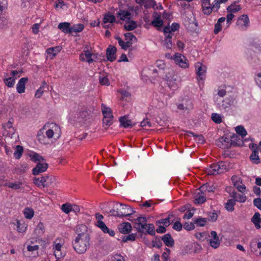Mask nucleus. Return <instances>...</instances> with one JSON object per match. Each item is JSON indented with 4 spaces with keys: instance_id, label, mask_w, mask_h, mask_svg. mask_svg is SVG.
<instances>
[{
    "instance_id": "1",
    "label": "nucleus",
    "mask_w": 261,
    "mask_h": 261,
    "mask_svg": "<svg viewBox=\"0 0 261 261\" xmlns=\"http://www.w3.org/2000/svg\"><path fill=\"white\" fill-rule=\"evenodd\" d=\"M77 236L72 241V246L75 251L79 254H83L89 248L90 244V234L85 225H81L76 229Z\"/></svg>"
},
{
    "instance_id": "2",
    "label": "nucleus",
    "mask_w": 261,
    "mask_h": 261,
    "mask_svg": "<svg viewBox=\"0 0 261 261\" xmlns=\"http://www.w3.org/2000/svg\"><path fill=\"white\" fill-rule=\"evenodd\" d=\"M54 178L52 176L49 175L42 176L41 177L37 178L34 177L33 179V183L39 187L42 186L43 187H47L52 182V179Z\"/></svg>"
},
{
    "instance_id": "3",
    "label": "nucleus",
    "mask_w": 261,
    "mask_h": 261,
    "mask_svg": "<svg viewBox=\"0 0 261 261\" xmlns=\"http://www.w3.org/2000/svg\"><path fill=\"white\" fill-rule=\"evenodd\" d=\"M122 207V211L119 212H116L115 214L113 215L115 217L122 218L123 217L130 216V215L136 213L135 211H134L133 208L129 206L128 205L123 204L121 203H119Z\"/></svg>"
},
{
    "instance_id": "4",
    "label": "nucleus",
    "mask_w": 261,
    "mask_h": 261,
    "mask_svg": "<svg viewBox=\"0 0 261 261\" xmlns=\"http://www.w3.org/2000/svg\"><path fill=\"white\" fill-rule=\"evenodd\" d=\"M159 174L156 170H150L145 177V182L150 185H154L158 183Z\"/></svg>"
},
{
    "instance_id": "5",
    "label": "nucleus",
    "mask_w": 261,
    "mask_h": 261,
    "mask_svg": "<svg viewBox=\"0 0 261 261\" xmlns=\"http://www.w3.org/2000/svg\"><path fill=\"white\" fill-rule=\"evenodd\" d=\"M135 228H136L138 231L142 232L144 229L146 228L147 226V219L146 218L143 216L138 217L135 220Z\"/></svg>"
},
{
    "instance_id": "6",
    "label": "nucleus",
    "mask_w": 261,
    "mask_h": 261,
    "mask_svg": "<svg viewBox=\"0 0 261 261\" xmlns=\"http://www.w3.org/2000/svg\"><path fill=\"white\" fill-rule=\"evenodd\" d=\"M173 59L176 64L179 65L181 67L184 68L188 67V60L183 55L179 53H176L174 55Z\"/></svg>"
},
{
    "instance_id": "7",
    "label": "nucleus",
    "mask_w": 261,
    "mask_h": 261,
    "mask_svg": "<svg viewBox=\"0 0 261 261\" xmlns=\"http://www.w3.org/2000/svg\"><path fill=\"white\" fill-rule=\"evenodd\" d=\"M216 144L218 146L222 149H228L231 147L230 139L225 135L219 138L216 141Z\"/></svg>"
},
{
    "instance_id": "8",
    "label": "nucleus",
    "mask_w": 261,
    "mask_h": 261,
    "mask_svg": "<svg viewBox=\"0 0 261 261\" xmlns=\"http://www.w3.org/2000/svg\"><path fill=\"white\" fill-rule=\"evenodd\" d=\"M117 48L112 45H110L106 49V57L108 61L111 62L116 59Z\"/></svg>"
},
{
    "instance_id": "9",
    "label": "nucleus",
    "mask_w": 261,
    "mask_h": 261,
    "mask_svg": "<svg viewBox=\"0 0 261 261\" xmlns=\"http://www.w3.org/2000/svg\"><path fill=\"white\" fill-rule=\"evenodd\" d=\"M48 167V165L47 163H37L35 167L32 169V174L34 175H37L41 173L46 171Z\"/></svg>"
},
{
    "instance_id": "10",
    "label": "nucleus",
    "mask_w": 261,
    "mask_h": 261,
    "mask_svg": "<svg viewBox=\"0 0 261 261\" xmlns=\"http://www.w3.org/2000/svg\"><path fill=\"white\" fill-rule=\"evenodd\" d=\"M119 232L124 234H129L132 230V226L129 222H123L118 226Z\"/></svg>"
},
{
    "instance_id": "11",
    "label": "nucleus",
    "mask_w": 261,
    "mask_h": 261,
    "mask_svg": "<svg viewBox=\"0 0 261 261\" xmlns=\"http://www.w3.org/2000/svg\"><path fill=\"white\" fill-rule=\"evenodd\" d=\"M28 80L29 79L27 77H22L19 80L16 85V90L18 93L21 94L25 92V84Z\"/></svg>"
},
{
    "instance_id": "12",
    "label": "nucleus",
    "mask_w": 261,
    "mask_h": 261,
    "mask_svg": "<svg viewBox=\"0 0 261 261\" xmlns=\"http://www.w3.org/2000/svg\"><path fill=\"white\" fill-rule=\"evenodd\" d=\"M211 234L212 238L210 240V245L215 249L217 248L220 243L217 233L215 231H212Z\"/></svg>"
},
{
    "instance_id": "13",
    "label": "nucleus",
    "mask_w": 261,
    "mask_h": 261,
    "mask_svg": "<svg viewBox=\"0 0 261 261\" xmlns=\"http://www.w3.org/2000/svg\"><path fill=\"white\" fill-rule=\"evenodd\" d=\"M164 79L167 82V84L170 88L175 89L177 88V84L176 83L177 75H173L172 77L171 76L166 75Z\"/></svg>"
},
{
    "instance_id": "14",
    "label": "nucleus",
    "mask_w": 261,
    "mask_h": 261,
    "mask_svg": "<svg viewBox=\"0 0 261 261\" xmlns=\"http://www.w3.org/2000/svg\"><path fill=\"white\" fill-rule=\"evenodd\" d=\"M161 239L164 242L166 246L168 247H173L174 245V240L172 238L170 233H166L160 237Z\"/></svg>"
},
{
    "instance_id": "15",
    "label": "nucleus",
    "mask_w": 261,
    "mask_h": 261,
    "mask_svg": "<svg viewBox=\"0 0 261 261\" xmlns=\"http://www.w3.org/2000/svg\"><path fill=\"white\" fill-rule=\"evenodd\" d=\"M196 74L198 76L200 80L203 79V76L205 75L206 72V67L203 66L201 63H197L196 65Z\"/></svg>"
},
{
    "instance_id": "16",
    "label": "nucleus",
    "mask_w": 261,
    "mask_h": 261,
    "mask_svg": "<svg viewBox=\"0 0 261 261\" xmlns=\"http://www.w3.org/2000/svg\"><path fill=\"white\" fill-rule=\"evenodd\" d=\"M58 27L65 34H71V24L69 22H61L59 24Z\"/></svg>"
},
{
    "instance_id": "17",
    "label": "nucleus",
    "mask_w": 261,
    "mask_h": 261,
    "mask_svg": "<svg viewBox=\"0 0 261 261\" xmlns=\"http://www.w3.org/2000/svg\"><path fill=\"white\" fill-rule=\"evenodd\" d=\"M120 125L124 128H132L135 124H132V121L127 119L126 116H123L119 118Z\"/></svg>"
},
{
    "instance_id": "18",
    "label": "nucleus",
    "mask_w": 261,
    "mask_h": 261,
    "mask_svg": "<svg viewBox=\"0 0 261 261\" xmlns=\"http://www.w3.org/2000/svg\"><path fill=\"white\" fill-rule=\"evenodd\" d=\"M207 174L210 175L220 174V172H219V168H218V163L211 165L210 167L207 169Z\"/></svg>"
},
{
    "instance_id": "19",
    "label": "nucleus",
    "mask_w": 261,
    "mask_h": 261,
    "mask_svg": "<svg viewBox=\"0 0 261 261\" xmlns=\"http://www.w3.org/2000/svg\"><path fill=\"white\" fill-rule=\"evenodd\" d=\"M117 14L118 17H120L121 20H125V19L129 20L131 18V13L127 10L120 9Z\"/></svg>"
},
{
    "instance_id": "20",
    "label": "nucleus",
    "mask_w": 261,
    "mask_h": 261,
    "mask_svg": "<svg viewBox=\"0 0 261 261\" xmlns=\"http://www.w3.org/2000/svg\"><path fill=\"white\" fill-rule=\"evenodd\" d=\"M239 2V1L237 2L234 1L232 4L228 6L226 8L227 12L232 13H236L240 11L242 9L241 6L240 5H236V4L238 3Z\"/></svg>"
},
{
    "instance_id": "21",
    "label": "nucleus",
    "mask_w": 261,
    "mask_h": 261,
    "mask_svg": "<svg viewBox=\"0 0 261 261\" xmlns=\"http://www.w3.org/2000/svg\"><path fill=\"white\" fill-rule=\"evenodd\" d=\"M233 99L232 98H226L222 101L221 109H224L225 111H228L229 110V107L233 104Z\"/></svg>"
},
{
    "instance_id": "22",
    "label": "nucleus",
    "mask_w": 261,
    "mask_h": 261,
    "mask_svg": "<svg viewBox=\"0 0 261 261\" xmlns=\"http://www.w3.org/2000/svg\"><path fill=\"white\" fill-rule=\"evenodd\" d=\"M101 111L103 117L114 118L112 111L109 107H108L103 103L101 104Z\"/></svg>"
},
{
    "instance_id": "23",
    "label": "nucleus",
    "mask_w": 261,
    "mask_h": 261,
    "mask_svg": "<svg viewBox=\"0 0 261 261\" xmlns=\"http://www.w3.org/2000/svg\"><path fill=\"white\" fill-rule=\"evenodd\" d=\"M215 189L216 188L214 185L211 186L208 183H206L201 186L199 188L198 190L201 193V194H203L204 192L206 191L208 192H214Z\"/></svg>"
},
{
    "instance_id": "24",
    "label": "nucleus",
    "mask_w": 261,
    "mask_h": 261,
    "mask_svg": "<svg viewBox=\"0 0 261 261\" xmlns=\"http://www.w3.org/2000/svg\"><path fill=\"white\" fill-rule=\"evenodd\" d=\"M102 21L104 23L108 22L113 23L116 22V18L110 12H108L104 14Z\"/></svg>"
},
{
    "instance_id": "25",
    "label": "nucleus",
    "mask_w": 261,
    "mask_h": 261,
    "mask_svg": "<svg viewBox=\"0 0 261 261\" xmlns=\"http://www.w3.org/2000/svg\"><path fill=\"white\" fill-rule=\"evenodd\" d=\"M251 222L254 224L256 229L260 228V215L259 213H255L251 218Z\"/></svg>"
},
{
    "instance_id": "26",
    "label": "nucleus",
    "mask_w": 261,
    "mask_h": 261,
    "mask_svg": "<svg viewBox=\"0 0 261 261\" xmlns=\"http://www.w3.org/2000/svg\"><path fill=\"white\" fill-rule=\"evenodd\" d=\"M136 21L133 20H126V23L124 25V30L127 31H133L137 28Z\"/></svg>"
},
{
    "instance_id": "27",
    "label": "nucleus",
    "mask_w": 261,
    "mask_h": 261,
    "mask_svg": "<svg viewBox=\"0 0 261 261\" xmlns=\"http://www.w3.org/2000/svg\"><path fill=\"white\" fill-rule=\"evenodd\" d=\"M173 217V215L172 214H170L168 217L165 219H162L159 220H157L155 222V224L156 225L159 224H162L165 225L166 227H168L173 221H170V218Z\"/></svg>"
},
{
    "instance_id": "28",
    "label": "nucleus",
    "mask_w": 261,
    "mask_h": 261,
    "mask_svg": "<svg viewBox=\"0 0 261 261\" xmlns=\"http://www.w3.org/2000/svg\"><path fill=\"white\" fill-rule=\"evenodd\" d=\"M230 143L231 146H241L243 144L242 141L240 140V138L234 134L230 137Z\"/></svg>"
},
{
    "instance_id": "29",
    "label": "nucleus",
    "mask_w": 261,
    "mask_h": 261,
    "mask_svg": "<svg viewBox=\"0 0 261 261\" xmlns=\"http://www.w3.org/2000/svg\"><path fill=\"white\" fill-rule=\"evenodd\" d=\"M80 60L83 62H87L91 63L94 61L92 58V54H81L80 56Z\"/></svg>"
},
{
    "instance_id": "30",
    "label": "nucleus",
    "mask_w": 261,
    "mask_h": 261,
    "mask_svg": "<svg viewBox=\"0 0 261 261\" xmlns=\"http://www.w3.org/2000/svg\"><path fill=\"white\" fill-rule=\"evenodd\" d=\"M242 21L244 23L243 25L245 28H247L249 26V19L247 15L243 14L241 15L238 18L237 24H241Z\"/></svg>"
},
{
    "instance_id": "31",
    "label": "nucleus",
    "mask_w": 261,
    "mask_h": 261,
    "mask_svg": "<svg viewBox=\"0 0 261 261\" xmlns=\"http://www.w3.org/2000/svg\"><path fill=\"white\" fill-rule=\"evenodd\" d=\"M145 229H146V232L145 233V234L148 233L151 236H154L156 239L159 238L158 236H155V230L153 224H147L146 228Z\"/></svg>"
},
{
    "instance_id": "32",
    "label": "nucleus",
    "mask_w": 261,
    "mask_h": 261,
    "mask_svg": "<svg viewBox=\"0 0 261 261\" xmlns=\"http://www.w3.org/2000/svg\"><path fill=\"white\" fill-rule=\"evenodd\" d=\"M193 221L194 224H195L198 226H204L205 225V223L207 222V218L198 217V218H194L192 219Z\"/></svg>"
},
{
    "instance_id": "33",
    "label": "nucleus",
    "mask_w": 261,
    "mask_h": 261,
    "mask_svg": "<svg viewBox=\"0 0 261 261\" xmlns=\"http://www.w3.org/2000/svg\"><path fill=\"white\" fill-rule=\"evenodd\" d=\"M236 200L234 199H228L227 202L225 204V208L226 210L230 212L234 211V206L236 205Z\"/></svg>"
},
{
    "instance_id": "34",
    "label": "nucleus",
    "mask_w": 261,
    "mask_h": 261,
    "mask_svg": "<svg viewBox=\"0 0 261 261\" xmlns=\"http://www.w3.org/2000/svg\"><path fill=\"white\" fill-rule=\"evenodd\" d=\"M151 25L156 28H160L162 27L164 24L163 21L161 19V16L158 15L151 22Z\"/></svg>"
},
{
    "instance_id": "35",
    "label": "nucleus",
    "mask_w": 261,
    "mask_h": 261,
    "mask_svg": "<svg viewBox=\"0 0 261 261\" xmlns=\"http://www.w3.org/2000/svg\"><path fill=\"white\" fill-rule=\"evenodd\" d=\"M44 232L43 223L39 222L34 230V233L38 236H41Z\"/></svg>"
},
{
    "instance_id": "36",
    "label": "nucleus",
    "mask_w": 261,
    "mask_h": 261,
    "mask_svg": "<svg viewBox=\"0 0 261 261\" xmlns=\"http://www.w3.org/2000/svg\"><path fill=\"white\" fill-rule=\"evenodd\" d=\"M17 77H6L3 81L5 85L9 88L13 87L15 84V80Z\"/></svg>"
},
{
    "instance_id": "37",
    "label": "nucleus",
    "mask_w": 261,
    "mask_h": 261,
    "mask_svg": "<svg viewBox=\"0 0 261 261\" xmlns=\"http://www.w3.org/2000/svg\"><path fill=\"white\" fill-rule=\"evenodd\" d=\"M173 35V34H168L165 38L164 46L167 49H171L172 48V44L171 39Z\"/></svg>"
},
{
    "instance_id": "38",
    "label": "nucleus",
    "mask_w": 261,
    "mask_h": 261,
    "mask_svg": "<svg viewBox=\"0 0 261 261\" xmlns=\"http://www.w3.org/2000/svg\"><path fill=\"white\" fill-rule=\"evenodd\" d=\"M62 48V47L61 46H57L48 48L46 51L48 54L56 56L57 54L61 50Z\"/></svg>"
},
{
    "instance_id": "39",
    "label": "nucleus",
    "mask_w": 261,
    "mask_h": 261,
    "mask_svg": "<svg viewBox=\"0 0 261 261\" xmlns=\"http://www.w3.org/2000/svg\"><path fill=\"white\" fill-rule=\"evenodd\" d=\"M84 28V25L82 23L74 24L71 26V34L73 32L79 33L82 32Z\"/></svg>"
},
{
    "instance_id": "40",
    "label": "nucleus",
    "mask_w": 261,
    "mask_h": 261,
    "mask_svg": "<svg viewBox=\"0 0 261 261\" xmlns=\"http://www.w3.org/2000/svg\"><path fill=\"white\" fill-rule=\"evenodd\" d=\"M21 182H7L6 183L5 185L10 188H12L14 190H18L22 189V190H23V188L21 187V185H22Z\"/></svg>"
},
{
    "instance_id": "41",
    "label": "nucleus",
    "mask_w": 261,
    "mask_h": 261,
    "mask_svg": "<svg viewBox=\"0 0 261 261\" xmlns=\"http://www.w3.org/2000/svg\"><path fill=\"white\" fill-rule=\"evenodd\" d=\"M23 152V147L20 145H16L15 152H14V156H15V159H19L22 156Z\"/></svg>"
},
{
    "instance_id": "42",
    "label": "nucleus",
    "mask_w": 261,
    "mask_h": 261,
    "mask_svg": "<svg viewBox=\"0 0 261 261\" xmlns=\"http://www.w3.org/2000/svg\"><path fill=\"white\" fill-rule=\"evenodd\" d=\"M250 159L253 163L256 164H259L260 161L258 155V151H256L253 150L250 156Z\"/></svg>"
},
{
    "instance_id": "43",
    "label": "nucleus",
    "mask_w": 261,
    "mask_h": 261,
    "mask_svg": "<svg viewBox=\"0 0 261 261\" xmlns=\"http://www.w3.org/2000/svg\"><path fill=\"white\" fill-rule=\"evenodd\" d=\"M235 130L237 132V134L241 136L242 138H244L247 134V131L242 125L237 126Z\"/></svg>"
},
{
    "instance_id": "44",
    "label": "nucleus",
    "mask_w": 261,
    "mask_h": 261,
    "mask_svg": "<svg viewBox=\"0 0 261 261\" xmlns=\"http://www.w3.org/2000/svg\"><path fill=\"white\" fill-rule=\"evenodd\" d=\"M201 193L199 192L197 195L195 197L194 203L195 204H202L206 201V197L204 195H198Z\"/></svg>"
},
{
    "instance_id": "45",
    "label": "nucleus",
    "mask_w": 261,
    "mask_h": 261,
    "mask_svg": "<svg viewBox=\"0 0 261 261\" xmlns=\"http://www.w3.org/2000/svg\"><path fill=\"white\" fill-rule=\"evenodd\" d=\"M72 204L68 202L64 203L61 206L62 211L66 214H69L72 211Z\"/></svg>"
},
{
    "instance_id": "46",
    "label": "nucleus",
    "mask_w": 261,
    "mask_h": 261,
    "mask_svg": "<svg viewBox=\"0 0 261 261\" xmlns=\"http://www.w3.org/2000/svg\"><path fill=\"white\" fill-rule=\"evenodd\" d=\"M218 168H219V172L220 174L224 172V171H228L229 168L226 165V163L224 161L218 162Z\"/></svg>"
},
{
    "instance_id": "47",
    "label": "nucleus",
    "mask_w": 261,
    "mask_h": 261,
    "mask_svg": "<svg viewBox=\"0 0 261 261\" xmlns=\"http://www.w3.org/2000/svg\"><path fill=\"white\" fill-rule=\"evenodd\" d=\"M34 212L32 208L25 207L24 210V215L27 219H31L34 216Z\"/></svg>"
},
{
    "instance_id": "48",
    "label": "nucleus",
    "mask_w": 261,
    "mask_h": 261,
    "mask_svg": "<svg viewBox=\"0 0 261 261\" xmlns=\"http://www.w3.org/2000/svg\"><path fill=\"white\" fill-rule=\"evenodd\" d=\"M30 157L31 158V160L34 162H43V161H44L43 156L36 152H34L32 155H30Z\"/></svg>"
},
{
    "instance_id": "49",
    "label": "nucleus",
    "mask_w": 261,
    "mask_h": 261,
    "mask_svg": "<svg viewBox=\"0 0 261 261\" xmlns=\"http://www.w3.org/2000/svg\"><path fill=\"white\" fill-rule=\"evenodd\" d=\"M137 233L128 234L127 236H124L122 237V241L123 242H127V241H134L136 240Z\"/></svg>"
},
{
    "instance_id": "50",
    "label": "nucleus",
    "mask_w": 261,
    "mask_h": 261,
    "mask_svg": "<svg viewBox=\"0 0 261 261\" xmlns=\"http://www.w3.org/2000/svg\"><path fill=\"white\" fill-rule=\"evenodd\" d=\"M187 133L188 134H191L193 137L197 138V141L198 143L203 144L204 142H205V140L202 135H195L194 133L191 131H187Z\"/></svg>"
},
{
    "instance_id": "51",
    "label": "nucleus",
    "mask_w": 261,
    "mask_h": 261,
    "mask_svg": "<svg viewBox=\"0 0 261 261\" xmlns=\"http://www.w3.org/2000/svg\"><path fill=\"white\" fill-rule=\"evenodd\" d=\"M8 20L5 17L0 15V29H4L7 28Z\"/></svg>"
},
{
    "instance_id": "52",
    "label": "nucleus",
    "mask_w": 261,
    "mask_h": 261,
    "mask_svg": "<svg viewBox=\"0 0 261 261\" xmlns=\"http://www.w3.org/2000/svg\"><path fill=\"white\" fill-rule=\"evenodd\" d=\"M17 223V230L20 232H24L25 231V229L27 228V227L25 226V224L24 223H21L20 221L17 220H16Z\"/></svg>"
},
{
    "instance_id": "53",
    "label": "nucleus",
    "mask_w": 261,
    "mask_h": 261,
    "mask_svg": "<svg viewBox=\"0 0 261 261\" xmlns=\"http://www.w3.org/2000/svg\"><path fill=\"white\" fill-rule=\"evenodd\" d=\"M125 40L127 41L137 42V39L136 37L132 33H126L124 34Z\"/></svg>"
},
{
    "instance_id": "54",
    "label": "nucleus",
    "mask_w": 261,
    "mask_h": 261,
    "mask_svg": "<svg viewBox=\"0 0 261 261\" xmlns=\"http://www.w3.org/2000/svg\"><path fill=\"white\" fill-rule=\"evenodd\" d=\"M211 118L216 123L219 124L222 122V118L221 116L217 113H213L212 114Z\"/></svg>"
},
{
    "instance_id": "55",
    "label": "nucleus",
    "mask_w": 261,
    "mask_h": 261,
    "mask_svg": "<svg viewBox=\"0 0 261 261\" xmlns=\"http://www.w3.org/2000/svg\"><path fill=\"white\" fill-rule=\"evenodd\" d=\"M114 118H109V117H103L102 119V122L103 126H106L107 127H109L111 125L113 122Z\"/></svg>"
},
{
    "instance_id": "56",
    "label": "nucleus",
    "mask_w": 261,
    "mask_h": 261,
    "mask_svg": "<svg viewBox=\"0 0 261 261\" xmlns=\"http://www.w3.org/2000/svg\"><path fill=\"white\" fill-rule=\"evenodd\" d=\"M156 67L159 68L160 73H163V70L165 68V64L163 60H158Z\"/></svg>"
},
{
    "instance_id": "57",
    "label": "nucleus",
    "mask_w": 261,
    "mask_h": 261,
    "mask_svg": "<svg viewBox=\"0 0 261 261\" xmlns=\"http://www.w3.org/2000/svg\"><path fill=\"white\" fill-rule=\"evenodd\" d=\"M95 225L99 228L103 233L105 232L106 230H107V228H108L103 221H97Z\"/></svg>"
},
{
    "instance_id": "58",
    "label": "nucleus",
    "mask_w": 261,
    "mask_h": 261,
    "mask_svg": "<svg viewBox=\"0 0 261 261\" xmlns=\"http://www.w3.org/2000/svg\"><path fill=\"white\" fill-rule=\"evenodd\" d=\"M132 44L133 43L132 41H127L126 42H124L123 41V42L121 43L120 46H121L122 49L124 50H127L128 48L132 47Z\"/></svg>"
},
{
    "instance_id": "59",
    "label": "nucleus",
    "mask_w": 261,
    "mask_h": 261,
    "mask_svg": "<svg viewBox=\"0 0 261 261\" xmlns=\"http://www.w3.org/2000/svg\"><path fill=\"white\" fill-rule=\"evenodd\" d=\"M183 226H184V228L188 231L194 230L195 227L193 222H191L190 223L189 222H186L184 224Z\"/></svg>"
},
{
    "instance_id": "60",
    "label": "nucleus",
    "mask_w": 261,
    "mask_h": 261,
    "mask_svg": "<svg viewBox=\"0 0 261 261\" xmlns=\"http://www.w3.org/2000/svg\"><path fill=\"white\" fill-rule=\"evenodd\" d=\"M208 218L207 219L208 221L215 222L217 220L218 215L215 211H214L212 213H209L208 214Z\"/></svg>"
},
{
    "instance_id": "61",
    "label": "nucleus",
    "mask_w": 261,
    "mask_h": 261,
    "mask_svg": "<svg viewBox=\"0 0 261 261\" xmlns=\"http://www.w3.org/2000/svg\"><path fill=\"white\" fill-rule=\"evenodd\" d=\"M156 3L154 0H146V4L144 5V7L146 9L152 7L154 8V7L156 6Z\"/></svg>"
},
{
    "instance_id": "62",
    "label": "nucleus",
    "mask_w": 261,
    "mask_h": 261,
    "mask_svg": "<svg viewBox=\"0 0 261 261\" xmlns=\"http://www.w3.org/2000/svg\"><path fill=\"white\" fill-rule=\"evenodd\" d=\"M99 83L102 85L109 86L110 84L109 80L107 76H99Z\"/></svg>"
},
{
    "instance_id": "63",
    "label": "nucleus",
    "mask_w": 261,
    "mask_h": 261,
    "mask_svg": "<svg viewBox=\"0 0 261 261\" xmlns=\"http://www.w3.org/2000/svg\"><path fill=\"white\" fill-rule=\"evenodd\" d=\"M37 139L41 143L43 144H48V142L47 141V139L46 137L42 134H37Z\"/></svg>"
},
{
    "instance_id": "64",
    "label": "nucleus",
    "mask_w": 261,
    "mask_h": 261,
    "mask_svg": "<svg viewBox=\"0 0 261 261\" xmlns=\"http://www.w3.org/2000/svg\"><path fill=\"white\" fill-rule=\"evenodd\" d=\"M253 203L254 205L258 208L259 210L261 211V198L258 197L257 198H255L253 201Z\"/></svg>"
}]
</instances>
